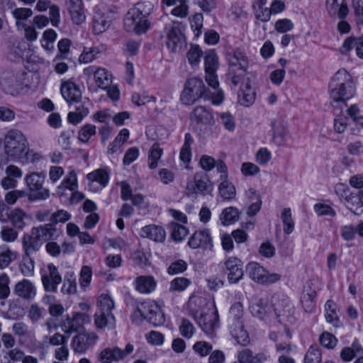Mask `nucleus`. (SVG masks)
<instances>
[{"label": "nucleus", "mask_w": 363, "mask_h": 363, "mask_svg": "<svg viewBox=\"0 0 363 363\" xmlns=\"http://www.w3.org/2000/svg\"><path fill=\"white\" fill-rule=\"evenodd\" d=\"M4 155L8 161L20 164L34 162L40 155L29 149L27 138L18 130H10L3 139Z\"/></svg>", "instance_id": "1"}, {"label": "nucleus", "mask_w": 363, "mask_h": 363, "mask_svg": "<svg viewBox=\"0 0 363 363\" xmlns=\"http://www.w3.org/2000/svg\"><path fill=\"white\" fill-rule=\"evenodd\" d=\"M112 16L106 9H96L92 18V30L95 35L104 33L111 26Z\"/></svg>", "instance_id": "16"}, {"label": "nucleus", "mask_w": 363, "mask_h": 363, "mask_svg": "<svg viewBox=\"0 0 363 363\" xmlns=\"http://www.w3.org/2000/svg\"><path fill=\"white\" fill-rule=\"evenodd\" d=\"M16 292L19 296L31 298L35 296V286L28 280L18 282L16 286Z\"/></svg>", "instance_id": "36"}, {"label": "nucleus", "mask_w": 363, "mask_h": 363, "mask_svg": "<svg viewBox=\"0 0 363 363\" xmlns=\"http://www.w3.org/2000/svg\"><path fill=\"white\" fill-rule=\"evenodd\" d=\"M60 90L62 97L69 104L77 103L82 99L79 86L72 80L62 81Z\"/></svg>", "instance_id": "21"}, {"label": "nucleus", "mask_w": 363, "mask_h": 363, "mask_svg": "<svg viewBox=\"0 0 363 363\" xmlns=\"http://www.w3.org/2000/svg\"><path fill=\"white\" fill-rule=\"evenodd\" d=\"M218 192L224 200H232L236 196L235 186L229 179L220 180Z\"/></svg>", "instance_id": "33"}, {"label": "nucleus", "mask_w": 363, "mask_h": 363, "mask_svg": "<svg viewBox=\"0 0 363 363\" xmlns=\"http://www.w3.org/2000/svg\"><path fill=\"white\" fill-rule=\"evenodd\" d=\"M99 313L94 316V324L98 329L114 328L116 318L112 312L115 308L113 299L106 294H101L96 300Z\"/></svg>", "instance_id": "3"}, {"label": "nucleus", "mask_w": 363, "mask_h": 363, "mask_svg": "<svg viewBox=\"0 0 363 363\" xmlns=\"http://www.w3.org/2000/svg\"><path fill=\"white\" fill-rule=\"evenodd\" d=\"M362 353V347L358 343H353L351 347H345L340 352V357L345 362H350L354 357Z\"/></svg>", "instance_id": "42"}, {"label": "nucleus", "mask_w": 363, "mask_h": 363, "mask_svg": "<svg viewBox=\"0 0 363 363\" xmlns=\"http://www.w3.org/2000/svg\"><path fill=\"white\" fill-rule=\"evenodd\" d=\"M212 307L214 306H209L207 299L201 296L192 295L188 301V308L195 319L211 311Z\"/></svg>", "instance_id": "23"}, {"label": "nucleus", "mask_w": 363, "mask_h": 363, "mask_svg": "<svg viewBox=\"0 0 363 363\" xmlns=\"http://www.w3.org/2000/svg\"><path fill=\"white\" fill-rule=\"evenodd\" d=\"M348 125V118L342 112H341L334 118L333 130L337 134H342L347 130Z\"/></svg>", "instance_id": "46"}, {"label": "nucleus", "mask_w": 363, "mask_h": 363, "mask_svg": "<svg viewBox=\"0 0 363 363\" xmlns=\"http://www.w3.org/2000/svg\"><path fill=\"white\" fill-rule=\"evenodd\" d=\"M141 236L155 242H163L165 240L166 233L162 227L156 225H149L141 229Z\"/></svg>", "instance_id": "26"}, {"label": "nucleus", "mask_w": 363, "mask_h": 363, "mask_svg": "<svg viewBox=\"0 0 363 363\" xmlns=\"http://www.w3.org/2000/svg\"><path fill=\"white\" fill-rule=\"evenodd\" d=\"M45 240V228L43 226L35 228L30 235L25 236L23 245L27 253L38 250Z\"/></svg>", "instance_id": "18"}, {"label": "nucleus", "mask_w": 363, "mask_h": 363, "mask_svg": "<svg viewBox=\"0 0 363 363\" xmlns=\"http://www.w3.org/2000/svg\"><path fill=\"white\" fill-rule=\"evenodd\" d=\"M142 7V4H138L130 10L125 18V25L127 28L138 34L145 33L149 27L146 16L143 13Z\"/></svg>", "instance_id": "6"}, {"label": "nucleus", "mask_w": 363, "mask_h": 363, "mask_svg": "<svg viewBox=\"0 0 363 363\" xmlns=\"http://www.w3.org/2000/svg\"><path fill=\"white\" fill-rule=\"evenodd\" d=\"M218 57L213 51H211L205 57L206 72H216L218 68Z\"/></svg>", "instance_id": "63"}, {"label": "nucleus", "mask_w": 363, "mask_h": 363, "mask_svg": "<svg viewBox=\"0 0 363 363\" xmlns=\"http://www.w3.org/2000/svg\"><path fill=\"white\" fill-rule=\"evenodd\" d=\"M266 3V0H255L253 5L256 18L262 22L269 21L272 15L269 9L264 6Z\"/></svg>", "instance_id": "34"}, {"label": "nucleus", "mask_w": 363, "mask_h": 363, "mask_svg": "<svg viewBox=\"0 0 363 363\" xmlns=\"http://www.w3.org/2000/svg\"><path fill=\"white\" fill-rule=\"evenodd\" d=\"M326 6L331 16L337 15L340 18H344L348 13L345 0H327Z\"/></svg>", "instance_id": "30"}, {"label": "nucleus", "mask_w": 363, "mask_h": 363, "mask_svg": "<svg viewBox=\"0 0 363 363\" xmlns=\"http://www.w3.org/2000/svg\"><path fill=\"white\" fill-rule=\"evenodd\" d=\"M230 334L240 345H247L250 343V337L247 331L245 329L242 322L232 323Z\"/></svg>", "instance_id": "28"}, {"label": "nucleus", "mask_w": 363, "mask_h": 363, "mask_svg": "<svg viewBox=\"0 0 363 363\" xmlns=\"http://www.w3.org/2000/svg\"><path fill=\"white\" fill-rule=\"evenodd\" d=\"M89 110L84 106H79L74 111H71L67 115L68 123L77 125L88 114Z\"/></svg>", "instance_id": "44"}, {"label": "nucleus", "mask_w": 363, "mask_h": 363, "mask_svg": "<svg viewBox=\"0 0 363 363\" xmlns=\"http://www.w3.org/2000/svg\"><path fill=\"white\" fill-rule=\"evenodd\" d=\"M281 218L284 223V232L288 235L291 234L294 230V223L292 219L291 209L289 208H284Z\"/></svg>", "instance_id": "48"}, {"label": "nucleus", "mask_w": 363, "mask_h": 363, "mask_svg": "<svg viewBox=\"0 0 363 363\" xmlns=\"http://www.w3.org/2000/svg\"><path fill=\"white\" fill-rule=\"evenodd\" d=\"M330 104L341 109L347 108V101L355 93V86L350 74L345 69H340L330 79L328 84Z\"/></svg>", "instance_id": "2"}, {"label": "nucleus", "mask_w": 363, "mask_h": 363, "mask_svg": "<svg viewBox=\"0 0 363 363\" xmlns=\"http://www.w3.org/2000/svg\"><path fill=\"white\" fill-rule=\"evenodd\" d=\"M242 86L238 93V102L240 105L249 107L254 104L256 98V93L250 84L248 79L241 82Z\"/></svg>", "instance_id": "24"}, {"label": "nucleus", "mask_w": 363, "mask_h": 363, "mask_svg": "<svg viewBox=\"0 0 363 363\" xmlns=\"http://www.w3.org/2000/svg\"><path fill=\"white\" fill-rule=\"evenodd\" d=\"M134 285L139 293L150 294L156 289L157 281L152 276H140L135 279Z\"/></svg>", "instance_id": "25"}, {"label": "nucleus", "mask_w": 363, "mask_h": 363, "mask_svg": "<svg viewBox=\"0 0 363 363\" xmlns=\"http://www.w3.org/2000/svg\"><path fill=\"white\" fill-rule=\"evenodd\" d=\"M344 203L354 214L359 215L363 213V201H361L358 194L352 192L348 194Z\"/></svg>", "instance_id": "32"}, {"label": "nucleus", "mask_w": 363, "mask_h": 363, "mask_svg": "<svg viewBox=\"0 0 363 363\" xmlns=\"http://www.w3.org/2000/svg\"><path fill=\"white\" fill-rule=\"evenodd\" d=\"M72 22L76 25H81L86 21V16L83 7L67 9Z\"/></svg>", "instance_id": "64"}, {"label": "nucleus", "mask_w": 363, "mask_h": 363, "mask_svg": "<svg viewBox=\"0 0 363 363\" xmlns=\"http://www.w3.org/2000/svg\"><path fill=\"white\" fill-rule=\"evenodd\" d=\"M91 316L82 312H74L67 315L61 323L62 330L65 333L71 334L83 328L84 325L91 322Z\"/></svg>", "instance_id": "9"}, {"label": "nucleus", "mask_w": 363, "mask_h": 363, "mask_svg": "<svg viewBox=\"0 0 363 363\" xmlns=\"http://www.w3.org/2000/svg\"><path fill=\"white\" fill-rule=\"evenodd\" d=\"M219 119L224 128L233 132L235 129V121L233 116L230 112H221L219 113Z\"/></svg>", "instance_id": "53"}, {"label": "nucleus", "mask_w": 363, "mask_h": 363, "mask_svg": "<svg viewBox=\"0 0 363 363\" xmlns=\"http://www.w3.org/2000/svg\"><path fill=\"white\" fill-rule=\"evenodd\" d=\"M191 120L198 124L211 125L214 123L212 113L204 106H196L191 113Z\"/></svg>", "instance_id": "27"}, {"label": "nucleus", "mask_w": 363, "mask_h": 363, "mask_svg": "<svg viewBox=\"0 0 363 363\" xmlns=\"http://www.w3.org/2000/svg\"><path fill=\"white\" fill-rule=\"evenodd\" d=\"M251 310L254 315L260 319L264 318L269 311L267 301L263 298L257 300L252 304Z\"/></svg>", "instance_id": "43"}, {"label": "nucleus", "mask_w": 363, "mask_h": 363, "mask_svg": "<svg viewBox=\"0 0 363 363\" xmlns=\"http://www.w3.org/2000/svg\"><path fill=\"white\" fill-rule=\"evenodd\" d=\"M163 154V149L157 143H155L150 147L148 153V167L152 169H156L158 167V162Z\"/></svg>", "instance_id": "35"}, {"label": "nucleus", "mask_w": 363, "mask_h": 363, "mask_svg": "<svg viewBox=\"0 0 363 363\" xmlns=\"http://www.w3.org/2000/svg\"><path fill=\"white\" fill-rule=\"evenodd\" d=\"M336 308V304L333 301H327L325 304V318L329 323L333 325H336L338 320Z\"/></svg>", "instance_id": "51"}, {"label": "nucleus", "mask_w": 363, "mask_h": 363, "mask_svg": "<svg viewBox=\"0 0 363 363\" xmlns=\"http://www.w3.org/2000/svg\"><path fill=\"white\" fill-rule=\"evenodd\" d=\"M92 270L89 266H83L80 272L79 284L86 290L91 281Z\"/></svg>", "instance_id": "55"}, {"label": "nucleus", "mask_w": 363, "mask_h": 363, "mask_svg": "<svg viewBox=\"0 0 363 363\" xmlns=\"http://www.w3.org/2000/svg\"><path fill=\"white\" fill-rule=\"evenodd\" d=\"M212 349L213 346L206 341H198L193 345L194 351L202 357L209 354Z\"/></svg>", "instance_id": "58"}, {"label": "nucleus", "mask_w": 363, "mask_h": 363, "mask_svg": "<svg viewBox=\"0 0 363 363\" xmlns=\"http://www.w3.org/2000/svg\"><path fill=\"white\" fill-rule=\"evenodd\" d=\"M16 257V252L6 246L1 247L0 248V268L6 267Z\"/></svg>", "instance_id": "50"}, {"label": "nucleus", "mask_w": 363, "mask_h": 363, "mask_svg": "<svg viewBox=\"0 0 363 363\" xmlns=\"http://www.w3.org/2000/svg\"><path fill=\"white\" fill-rule=\"evenodd\" d=\"M167 45L174 53H179L184 48L186 40L178 23H174L167 28Z\"/></svg>", "instance_id": "10"}, {"label": "nucleus", "mask_w": 363, "mask_h": 363, "mask_svg": "<svg viewBox=\"0 0 363 363\" xmlns=\"http://www.w3.org/2000/svg\"><path fill=\"white\" fill-rule=\"evenodd\" d=\"M241 173L245 177H252L260 172L259 167L250 162H243L240 167Z\"/></svg>", "instance_id": "61"}, {"label": "nucleus", "mask_w": 363, "mask_h": 363, "mask_svg": "<svg viewBox=\"0 0 363 363\" xmlns=\"http://www.w3.org/2000/svg\"><path fill=\"white\" fill-rule=\"evenodd\" d=\"M227 272L228 281L230 284H236L240 281L244 275L243 262L236 257H229L224 262Z\"/></svg>", "instance_id": "15"}, {"label": "nucleus", "mask_w": 363, "mask_h": 363, "mask_svg": "<svg viewBox=\"0 0 363 363\" xmlns=\"http://www.w3.org/2000/svg\"><path fill=\"white\" fill-rule=\"evenodd\" d=\"M108 172L104 169H96L86 175L90 183L97 182L102 187H105L108 182Z\"/></svg>", "instance_id": "37"}, {"label": "nucleus", "mask_w": 363, "mask_h": 363, "mask_svg": "<svg viewBox=\"0 0 363 363\" xmlns=\"http://www.w3.org/2000/svg\"><path fill=\"white\" fill-rule=\"evenodd\" d=\"M9 218L13 226L18 228H23L30 220L28 216L20 209L13 211Z\"/></svg>", "instance_id": "41"}, {"label": "nucleus", "mask_w": 363, "mask_h": 363, "mask_svg": "<svg viewBox=\"0 0 363 363\" xmlns=\"http://www.w3.org/2000/svg\"><path fill=\"white\" fill-rule=\"evenodd\" d=\"M62 183L69 191L76 190L78 188V181L77 173L74 170L69 171Z\"/></svg>", "instance_id": "59"}, {"label": "nucleus", "mask_w": 363, "mask_h": 363, "mask_svg": "<svg viewBox=\"0 0 363 363\" xmlns=\"http://www.w3.org/2000/svg\"><path fill=\"white\" fill-rule=\"evenodd\" d=\"M203 331L207 335L212 334L218 324V314L214 307L211 310L196 318Z\"/></svg>", "instance_id": "22"}, {"label": "nucleus", "mask_w": 363, "mask_h": 363, "mask_svg": "<svg viewBox=\"0 0 363 363\" xmlns=\"http://www.w3.org/2000/svg\"><path fill=\"white\" fill-rule=\"evenodd\" d=\"M205 92V86L202 80L191 78L185 84L180 99L185 105H192L202 97Z\"/></svg>", "instance_id": "7"}, {"label": "nucleus", "mask_w": 363, "mask_h": 363, "mask_svg": "<svg viewBox=\"0 0 363 363\" xmlns=\"http://www.w3.org/2000/svg\"><path fill=\"white\" fill-rule=\"evenodd\" d=\"M321 353L318 347L311 346L305 355V363H320Z\"/></svg>", "instance_id": "62"}, {"label": "nucleus", "mask_w": 363, "mask_h": 363, "mask_svg": "<svg viewBox=\"0 0 363 363\" xmlns=\"http://www.w3.org/2000/svg\"><path fill=\"white\" fill-rule=\"evenodd\" d=\"M98 340L94 333H81L74 336L72 341L73 350L78 353L85 352Z\"/></svg>", "instance_id": "20"}, {"label": "nucleus", "mask_w": 363, "mask_h": 363, "mask_svg": "<svg viewBox=\"0 0 363 363\" xmlns=\"http://www.w3.org/2000/svg\"><path fill=\"white\" fill-rule=\"evenodd\" d=\"M193 143V138L189 133H186L184 143L180 150L179 159L184 164H188L191 160V147Z\"/></svg>", "instance_id": "39"}, {"label": "nucleus", "mask_w": 363, "mask_h": 363, "mask_svg": "<svg viewBox=\"0 0 363 363\" xmlns=\"http://www.w3.org/2000/svg\"><path fill=\"white\" fill-rule=\"evenodd\" d=\"M271 140L277 145H281L286 140L289 134L287 121L285 117L277 116L271 119Z\"/></svg>", "instance_id": "11"}, {"label": "nucleus", "mask_w": 363, "mask_h": 363, "mask_svg": "<svg viewBox=\"0 0 363 363\" xmlns=\"http://www.w3.org/2000/svg\"><path fill=\"white\" fill-rule=\"evenodd\" d=\"M186 190L189 195H208L213 191V184L206 174L197 172L194 176V180L187 183Z\"/></svg>", "instance_id": "8"}, {"label": "nucleus", "mask_w": 363, "mask_h": 363, "mask_svg": "<svg viewBox=\"0 0 363 363\" xmlns=\"http://www.w3.org/2000/svg\"><path fill=\"white\" fill-rule=\"evenodd\" d=\"M246 272L251 280L260 284H272L281 279V274L272 273L257 262H250L246 267Z\"/></svg>", "instance_id": "5"}, {"label": "nucleus", "mask_w": 363, "mask_h": 363, "mask_svg": "<svg viewBox=\"0 0 363 363\" xmlns=\"http://www.w3.org/2000/svg\"><path fill=\"white\" fill-rule=\"evenodd\" d=\"M133 351V345L128 344L125 350H122L118 347H106L99 354L98 359L101 363H111L114 361H119Z\"/></svg>", "instance_id": "13"}, {"label": "nucleus", "mask_w": 363, "mask_h": 363, "mask_svg": "<svg viewBox=\"0 0 363 363\" xmlns=\"http://www.w3.org/2000/svg\"><path fill=\"white\" fill-rule=\"evenodd\" d=\"M96 134V126L86 124L78 132V140L82 143H88L89 138Z\"/></svg>", "instance_id": "52"}, {"label": "nucleus", "mask_w": 363, "mask_h": 363, "mask_svg": "<svg viewBox=\"0 0 363 363\" xmlns=\"http://www.w3.org/2000/svg\"><path fill=\"white\" fill-rule=\"evenodd\" d=\"M155 101V98L150 96L147 92L142 91L135 93L132 96V101L137 106H143Z\"/></svg>", "instance_id": "57"}, {"label": "nucleus", "mask_w": 363, "mask_h": 363, "mask_svg": "<svg viewBox=\"0 0 363 363\" xmlns=\"http://www.w3.org/2000/svg\"><path fill=\"white\" fill-rule=\"evenodd\" d=\"M230 317L232 323L242 322L243 307L240 303H234L230 308Z\"/></svg>", "instance_id": "60"}, {"label": "nucleus", "mask_w": 363, "mask_h": 363, "mask_svg": "<svg viewBox=\"0 0 363 363\" xmlns=\"http://www.w3.org/2000/svg\"><path fill=\"white\" fill-rule=\"evenodd\" d=\"M229 65V76L231 82L237 85L245 80L247 76L248 61L245 55L240 51H234L227 55Z\"/></svg>", "instance_id": "4"}, {"label": "nucleus", "mask_w": 363, "mask_h": 363, "mask_svg": "<svg viewBox=\"0 0 363 363\" xmlns=\"http://www.w3.org/2000/svg\"><path fill=\"white\" fill-rule=\"evenodd\" d=\"M188 245L192 249L211 250L213 247V240L209 230L195 231L189 238Z\"/></svg>", "instance_id": "17"}, {"label": "nucleus", "mask_w": 363, "mask_h": 363, "mask_svg": "<svg viewBox=\"0 0 363 363\" xmlns=\"http://www.w3.org/2000/svg\"><path fill=\"white\" fill-rule=\"evenodd\" d=\"M100 53L99 48L93 47L84 48L82 54L79 57V62L81 64H87L94 61L97 55Z\"/></svg>", "instance_id": "47"}, {"label": "nucleus", "mask_w": 363, "mask_h": 363, "mask_svg": "<svg viewBox=\"0 0 363 363\" xmlns=\"http://www.w3.org/2000/svg\"><path fill=\"white\" fill-rule=\"evenodd\" d=\"M239 363H263L267 360L264 353L254 354L249 349L240 351L238 356Z\"/></svg>", "instance_id": "31"}, {"label": "nucleus", "mask_w": 363, "mask_h": 363, "mask_svg": "<svg viewBox=\"0 0 363 363\" xmlns=\"http://www.w3.org/2000/svg\"><path fill=\"white\" fill-rule=\"evenodd\" d=\"M47 24L50 23L52 26L57 28L61 19L59 6L47 2Z\"/></svg>", "instance_id": "40"}, {"label": "nucleus", "mask_w": 363, "mask_h": 363, "mask_svg": "<svg viewBox=\"0 0 363 363\" xmlns=\"http://www.w3.org/2000/svg\"><path fill=\"white\" fill-rule=\"evenodd\" d=\"M84 74L87 77L93 74L94 82L100 89H106L111 83V74L105 68L90 66L84 69Z\"/></svg>", "instance_id": "19"}, {"label": "nucleus", "mask_w": 363, "mask_h": 363, "mask_svg": "<svg viewBox=\"0 0 363 363\" xmlns=\"http://www.w3.org/2000/svg\"><path fill=\"white\" fill-rule=\"evenodd\" d=\"M62 283V276L53 264L48 265L47 270V291L55 292Z\"/></svg>", "instance_id": "29"}, {"label": "nucleus", "mask_w": 363, "mask_h": 363, "mask_svg": "<svg viewBox=\"0 0 363 363\" xmlns=\"http://www.w3.org/2000/svg\"><path fill=\"white\" fill-rule=\"evenodd\" d=\"M191 284V281L185 277H177L170 282L169 290L171 291H183Z\"/></svg>", "instance_id": "54"}, {"label": "nucleus", "mask_w": 363, "mask_h": 363, "mask_svg": "<svg viewBox=\"0 0 363 363\" xmlns=\"http://www.w3.org/2000/svg\"><path fill=\"white\" fill-rule=\"evenodd\" d=\"M12 13L16 20V24L17 27L20 28L21 26L24 27L23 21L30 18L32 16L33 12L30 9L18 8L14 9Z\"/></svg>", "instance_id": "49"}, {"label": "nucleus", "mask_w": 363, "mask_h": 363, "mask_svg": "<svg viewBox=\"0 0 363 363\" xmlns=\"http://www.w3.org/2000/svg\"><path fill=\"white\" fill-rule=\"evenodd\" d=\"M239 211L237 208L230 206L223 209L220 216L221 223L228 225L237 221L239 218Z\"/></svg>", "instance_id": "38"}, {"label": "nucleus", "mask_w": 363, "mask_h": 363, "mask_svg": "<svg viewBox=\"0 0 363 363\" xmlns=\"http://www.w3.org/2000/svg\"><path fill=\"white\" fill-rule=\"evenodd\" d=\"M170 227L172 229L171 236L175 241H182L189 234L187 228L175 222H172Z\"/></svg>", "instance_id": "45"}, {"label": "nucleus", "mask_w": 363, "mask_h": 363, "mask_svg": "<svg viewBox=\"0 0 363 363\" xmlns=\"http://www.w3.org/2000/svg\"><path fill=\"white\" fill-rule=\"evenodd\" d=\"M140 309L144 313L145 318L154 325H161L164 323V315L155 301H144L140 304Z\"/></svg>", "instance_id": "12"}, {"label": "nucleus", "mask_w": 363, "mask_h": 363, "mask_svg": "<svg viewBox=\"0 0 363 363\" xmlns=\"http://www.w3.org/2000/svg\"><path fill=\"white\" fill-rule=\"evenodd\" d=\"M26 182L29 188L28 196L30 200L43 198L45 177L43 174L33 173L26 176Z\"/></svg>", "instance_id": "14"}, {"label": "nucleus", "mask_w": 363, "mask_h": 363, "mask_svg": "<svg viewBox=\"0 0 363 363\" xmlns=\"http://www.w3.org/2000/svg\"><path fill=\"white\" fill-rule=\"evenodd\" d=\"M316 294L313 291L303 294L301 303L304 310L308 313H311L315 308V298Z\"/></svg>", "instance_id": "56"}]
</instances>
